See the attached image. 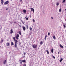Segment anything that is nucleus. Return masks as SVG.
<instances>
[{
    "label": "nucleus",
    "mask_w": 66,
    "mask_h": 66,
    "mask_svg": "<svg viewBox=\"0 0 66 66\" xmlns=\"http://www.w3.org/2000/svg\"><path fill=\"white\" fill-rule=\"evenodd\" d=\"M48 35H50V32H49L48 33Z\"/></svg>",
    "instance_id": "nucleus-30"
},
{
    "label": "nucleus",
    "mask_w": 66,
    "mask_h": 66,
    "mask_svg": "<svg viewBox=\"0 0 66 66\" xmlns=\"http://www.w3.org/2000/svg\"><path fill=\"white\" fill-rule=\"evenodd\" d=\"M6 60H5L4 61V62L3 63V64H5L6 63Z\"/></svg>",
    "instance_id": "nucleus-12"
},
{
    "label": "nucleus",
    "mask_w": 66,
    "mask_h": 66,
    "mask_svg": "<svg viewBox=\"0 0 66 66\" xmlns=\"http://www.w3.org/2000/svg\"><path fill=\"white\" fill-rule=\"evenodd\" d=\"M23 66H26V64H24Z\"/></svg>",
    "instance_id": "nucleus-32"
},
{
    "label": "nucleus",
    "mask_w": 66,
    "mask_h": 66,
    "mask_svg": "<svg viewBox=\"0 0 66 66\" xmlns=\"http://www.w3.org/2000/svg\"><path fill=\"white\" fill-rule=\"evenodd\" d=\"M17 42H18V41H17Z\"/></svg>",
    "instance_id": "nucleus-46"
},
{
    "label": "nucleus",
    "mask_w": 66,
    "mask_h": 66,
    "mask_svg": "<svg viewBox=\"0 0 66 66\" xmlns=\"http://www.w3.org/2000/svg\"><path fill=\"white\" fill-rule=\"evenodd\" d=\"M51 52L52 53H53V48H52L51 50Z\"/></svg>",
    "instance_id": "nucleus-13"
},
{
    "label": "nucleus",
    "mask_w": 66,
    "mask_h": 66,
    "mask_svg": "<svg viewBox=\"0 0 66 66\" xmlns=\"http://www.w3.org/2000/svg\"><path fill=\"white\" fill-rule=\"evenodd\" d=\"M26 52L24 53V55H26Z\"/></svg>",
    "instance_id": "nucleus-31"
},
{
    "label": "nucleus",
    "mask_w": 66,
    "mask_h": 66,
    "mask_svg": "<svg viewBox=\"0 0 66 66\" xmlns=\"http://www.w3.org/2000/svg\"><path fill=\"white\" fill-rule=\"evenodd\" d=\"M8 10V9H6V10Z\"/></svg>",
    "instance_id": "nucleus-42"
},
{
    "label": "nucleus",
    "mask_w": 66,
    "mask_h": 66,
    "mask_svg": "<svg viewBox=\"0 0 66 66\" xmlns=\"http://www.w3.org/2000/svg\"><path fill=\"white\" fill-rule=\"evenodd\" d=\"M60 47L61 48H64V47L63 46H62L61 44H60Z\"/></svg>",
    "instance_id": "nucleus-8"
},
{
    "label": "nucleus",
    "mask_w": 66,
    "mask_h": 66,
    "mask_svg": "<svg viewBox=\"0 0 66 66\" xmlns=\"http://www.w3.org/2000/svg\"><path fill=\"white\" fill-rule=\"evenodd\" d=\"M8 3H9V1H7L4 4H7Z\"/></svg>",
    "instance_id": "nucleus-5"
},
{
    "label": "nucleus",
    "mask_w": 66,
    "mask_h": 66,
    "mask_svg": "<svg viewBox=\"0 0 66 66\" xmlns=\"http://www.w3.org/2000/svg\"><path fill=\"white\" fill-rule=\"evenodd\" d=\"M20 63H21V64H22V61L21 60H20Z\"/></svg>",
    "instance_id": "nucleus-17"
},
{
    "label": "nucleus",
    "mask_w": 66,
    "mask_h": 66,
    "mask_svg": "<svg viewBox=\"0 0 66 66\" xmlns=\"http://www.w3.org/2000/svg\"><path fill=\"white\" fill-rule=\"evenodd\" d=\"M23 11L24 13H26L27 12V11H26V10H23Z\"/></svg>",
    "instance_id": "nucleus-7"
},
{
    "label": "nucleus",
    "mask_w": 66,
    "mask_h": 66,
    "mask_svg": "<svg viewBox=\"0 0 66 66\" xmlns=\"http://www.w3.org/2000/svg\"><path fill=\"white\" fill-rule=\"evenodd\" d=\"M21 22H22V23H23V24H24V22H23V21L22 20Z\"/></svg>",
    "instance_id": "nucleus-23"
},
{
    "label": "nucleus",
    "mask_w": 66,
    "mask_h": 66,
    "mask_svg": "<svg viewBox=\"0 0 66 66\" xmlns=\"http://www.w3.org/2000/svg\"><path fill=\"white\" fill-rule=\"evenodd\" d=\"M26 26H27V29H28V25H27Z\"/></svg>",
    "instance_id": "nucleus-36"
},
{
    "label": "nucleus",
    "mask_w": 66,
    "mask_h": 66,
    "mask_svg": "<svg viewBox=\"0 0 66 66\" xmlns=\"http://www.w3.org/2000/svg\"><path fill=\"white\" fill-rule=\"evenodd\" d=\"M19 34H20V35H21V31H19Z\"/></svg>",
    "instance_id": "nucleus-18"
},
{
    "label": "nucleus",
    "mask_w": 66,
    "mask_h": 66,
    "mask_svg": "<svg viewBox=\"0 0 66 66\" xmlns=\"http://www.w3.org/2000/svg\"><path fill=\"white\" fill-rule=\"evenodd\" d=\"M63 58H61V59L60 60V62H62L63 61Z\"/></svg>",
    "instance_id": "nucleus-11"
},
{
    "label": "nucleus",
    "mask_w": 66,
    "mask_h": 66,
    "mask_svg": "<svg viewBox=\"0 0 66 66\" xmlns=\"http://www.w3.org/2000/svg\"><path fill=\"white\" fill-rule=\"evenodd\" d=\"M31 11H33V13L34 12V9L33 8H31Z\"/></svg>",
    "instance_id": "nucleus-4"
},
{
    "label": "nucleus",
    "mask_w": 66,
    "mask_h": 66,
    "mask_svg": "<svg viewBox=\"0 0 66 66\" xmlns=\"http://www.w3.org/2000/svg\"><path fill=\"white\" fill-rule=\"evenodd\" d=\"M14 23H16V22H15Z\"/></svg>",
    "instance_id": "nucleus-44"
},
{
    "label": "nucleus",
    "mask_w": 66,
    "mask_h": 66,
    "mask_svg": "<svg viewBox=\"0 0 66 66\" xmlns=\"http://www.w3.org/2000/svg\"><path fill=\"white\" fill-rule=\"evenodd\" d=\"M13 33V30H12V29H11V32H10V33L11 34H12V33Z\"/></svg>",
    "instance_id": "nucleus-6"
},
{
    "label": "nucleus",
    "mask_w": 66,
    "mask_h": 66,
    "mask_svg": "<svg viewBox=\"0 0 66 66\" xmlns=\"http://www.w3.org/2000/svg\"><path fill=\"white\" fill-rule=\"evenodd\" d=\"M26 20H28V18H26Z\"/></svg>",
    "instance_id": "nucleus-34"
},
{
    "label": "nucleus",
    "mask_w": 66,
    "mask_h": 66,
    "mask_svg": "<svg viewBox=\"0 0 66 66\" xmlns=\"http://www.w3.org/2000/svg\"><path fill=\"white\" fill-rule=\"evenodd\" d=\"M3 40H1V43H2L3 42Z\"/></svg>",
    "instance_id": "nucleus-29"
},
{
    "label": "nucleus",
    "mask_w": 66,
    "mask_h": 66,
    "mask_svg": "<svg viewBox=\"0 0 66 66\" xmlns=\"http://www.w3.org/2000/svg\"><path fill=\"white\" fill-rule=\"evenodd\" d=\"M22 62H26V60H22Z\"/></svg>",
    "instance_id": "nucleus-27"
},
{
    "label": "nucleus",
    "mask_w": 66,
    "mask_h": 66,
    "mask_svg": "<svg viewBox=\"0 0 66 66\" xmlns=\"http://www.w3.org/2000/svg\"><path fill=\"white\" fill-rule=\"evenodd\" d=\"M53 38L54 39H55L56 38L55 37V36H53Z\"/></svg>",
    "instance_id": "nucleus-14"
},
{
    "label": "nucleus",
    "mask_w": 66,
    "mask_h": 66,
    "mask_svg": "<svg viewBox=\"0 0 66 66\" xmlns=\"http://www.w3.org/2000/svg\"><path fill=\"white\" fill-rule=\"evenodd\" d=\"M3 0H1V3L2 4H3Z\"/></svg>",
    "instance_id": "nucleus-15"
},
{
    "label": "nucleus",
    "mask_w": 66,
    "mask_h": 66,
    "mask_svg": "<svg viewBox=\"0 0 66 66\" xmlns=\"http://www.w3.org/2000/svg\"><path fill=\"white\" fill-rule=\"evenodd\" d=\"M46 37H47V35H46V36H45V38H44L45 40H46Z\"/></svg>",
    "instance_id": "nucleus-21"
},
{
    "label": "nucleus",
    "mask_w": 66,
    "mask_h": 66,
    "mask_svg": "<svg viewBox=\"0 0 66 66\" xmlns=\"http://www.w3.org/2000/svg\"><path fill=\"white\" fill-rule=\"evenodd\" d=\"M20 1L21 2H22V0H20Z\"/></svg>",
    "instance_id": "nucleus-41"
},
{
    "label": "nucleus",
    "mask_w": 66,
    "mask_h": 66,
    "mask_svg": "<svg viewBox=\"0 0 66 66\" xmlns=\"http://www.w3.org/2000/svg\"><path fill=\"white\" fill-rule=\"evenodd\" d=\"M16 39H17V36H16Z\"/></svg>",
    "instance_id": "nucleus-40"
},
{
    "label": "nucleus",
    "mask_w": 66,
    "mask_h": 66,
    "mask_svg": "<svg viewBox=\"0 0 66 66\" xmlns=\"http://www.w3.org/2000/svg\"><path fill=\"white\" fill-rule=\"evenodd\" d=\"M1 46H0V48H1Z\"/></svg>",
    "instance_id": "nucleus-45"
},
{
    "label": "nucleus",
    "mask_w": 66,
    "mask_h": 66,
    "mask_svg": "<svg viewBox=\"0 0 66 66\" xmlns=\"http://www.w3.org/2000/svg\"><path fill=\"white\" fill-rule=\"evenodd\" d=\"M63 26L65 28H66V25H65L64 24Z\"/></svg>",
    "instance_id": "nucleus-25"
},
{
    "label": "nucleus",
    "mask_w": 66,
    "mask_h": 66,
    "mask_svg": "<svg viewBox=\"0 0 66 66\" xmlns=\"http://www.w3.org/2000/svg\"><path fill=\"white\" fill-rule=\"evenodd\" d=\"M33 22H34L35 21V20L34 19L33 20Z\"/></svg>",
    "instance_id": "nucleus-33"
},
{
    "label": "nucleus",
    "mask_w": 66,
    "mask_h": 66,
    "mask_svg": "<svg viewBox=\"0 0 66 66\" xmlns=\"http://www.w3.org/2000/svg\"><path fill=\"white\" fill-rule=\"evenodd\" d=\"M6 46H10V43H7V44Z\"/></svg>",
    "instance_id": "nucleus-10"
},
{
    "label": "nucleus",
    "mask_w": 66,
    "mask_h": 66,
    "mask_svg": "<svg viewBox=\"0 0 66 66\" xmlns=\"http://www.w3.org/2000/svg\"><path fill=\"white\" fill-rule=\"evenodd\" d=\"M46 52H47V54H49V52L48 51V50H46Z\"/></svg>",
    "instance_id": "nucleus-16"
},
{
    "label": "nucleus",
    "mask_w": 66,
    "mask_h": 66,
    "mask_svg": "<svg viewBox=\"0 0 66 66\" xmlns=\"http://www.w3.org/2000/svg\"><path fill=\"white\" fill-rule=\"evenodd\" d=\"M51 18H52V19H53V18L52 17Z\"/></svg>",
    "instance_id": "nucleus-38"
},
{
    "label": "nucleus",
    "mask_w": 66,
    "mask_h": 66,
    "mask_svg": "<svg viewBox=\"0 0 66 66\" xmlns=\"http://www.w3.org/2000/svg\"><path fill=\"white\" fill-rule=\"evenodd\" d=\"M19 37V35L18 34L17 35V39H18V38Z\"/></svg>",
    "instance_id": "nucleus-9"
},
{
    "label": "nucleus",
    "mask_w": 66,
    "mask_h": 66,
    "mask_svg": "<svg viewBox=\"0 0 66 66\" xmlns=\"http://www.w3.org/2000/svg\"><path fill=\"white\" fill-rule=\"evenodd\" d=\"M65 21L66 22V19H65Z\"/></svg>",
    "instance_id": "nucleus-43"
},
{
    "label": "nucleus",
    "mask_w": 66,
    "mask_h": 66,
    "mask_svg": "<svg viewBox=\"0 0 66 66\" xmlns=\"http://www.w3.org/2000/svg\"><path fill=\"white\" fill-rule=\"evenodd\" d=\"M19 27H20L21 28V26L20 25H19Z\"/></svg>",
    "instance_id": "nucleus-39"
},
{
    "label": "nucleus",
    "mask_w": 66,
    "mask_h": 66,
    "mask_svg": "<svg viewBox=\"0 0 66 66\" xmlns=\"http://www.w3.org/2000/svg\"><path fill=\"white\" fill-rule=\"evenodd\" d=\"M11 46H13V45H14V43H13V42H11Z\"/></svg>",
    "instance_id": "nucleus-20"
},
{
    "label": "nucleus",
    "mask_w": 66,
    "mask_h": 66,
    "mask_svg": "<svg viewBox=\"0 0 66 66\" xmlns=\"http://www.w3.org/2000/svg\"><path fill=\"white\" fill-rule=\"evenodd\" d=\"M30 31H31L32 30V28L30 27Z\"/></svg>",
    "instance_id": "nucleus-28"
},
{
    "label": "nucleus",
    "mask_w": 66,
    "mask_h": 66,
    "mask_svg": "<svg viewBox=\"0 0 66 66\" xmlns=\"http://www.w3.org/2000/svg\"><path fill=\"white\" fill-rule=\"evenodd\" d=\"M32 47L34 48H36L37 47V45H32Z\"/></svg>",
    "instance_id": "nucleus-2"
},
{
    "label": "nucleus",
    "mask_w": 66,
    "mask_h": 66,
    "mask_svg": "<svg viewBox=\"0 0 66 66\" xmlns=\"http://www.w3.org/2000/svg\"><path fill=\"white\" fill-rule=\"evenodd\" d=\"M53 57L54 58V59H55V57L54 56H53Z\"/></svg>",
    "instance_id": "nucleus-35"
},
{
    "label": "nucleus",
    "mask_w": 66,
    "mask_h": 66,
    "mask_svg": "<svg viewBox=\"0 0 66 66\" xmlns=\"http://www.w3.org/2000/svg\"><path fill=\"white\" fill-rule=\"evenodd\" d=\"M13 39L14 40V41L15 42V47H16V43H17V40H16L15 39V37H13Z\"/></svg>",
    "instance_id": "nucleus-1"
},
{
    "label": "nucleus",
    "mask_w": 66,
    "mask_h": 66,
    "mask_svg": "<svg viewBox=\"0 0 66 66\" xmlns=\"http://www.w3.org/2000/svg\"><path fill=\"white\" fill-rule=\"evenodd\" d=\"M62 11V10L61 9H60L59 10V12H61Z\"/></svg>",
    "instance_id": "nucleus-24"
},
{
    "label": "nucleus",
    "mask_w": 66,
    "mask_h": 66,
    "mask_svg": "<svg viewBox=\"0 0 66 66\" xmlns=\"http://www.w3.org/2000/svg\"><path fill=\"white\" fill-rule=\"evenodd\" d=\"M59 5V3H56V5L57 6H58Z\"/></svg>",
    "instance_id": "nucleus-22"
},
{
    "label": "nucleus",
    "mask_w": 66,
    "mask_h": 66,
    "mask_svg": "<svg viewBox=\"0 0 66 66\" xmlns=\"http://www.w3.org/2000/svg\"><path fill=\"white\" fill-rule=\"evenodd\" d=\"M22 28L23 29V31H24L26 30V27H24V26H22Z\"/></svg>",
    "instance_id": "nucleus-3"
},
{
    "label": "nucleus",
    "mask_w": 66,
    "mask_h": 66,
    "mask_svg": "<svg viewBox=\"0 0 66 66\" xmlns=\"http://www.w3.org/2000/svg\"><path fill=\"white\" fill-rule=\"evenodd\" d=\"M58 54H59L60 53V52H59V51H58Z\"/></svg>",
    "instance_id": "nucleus-37"
},
{
    "label": "nucleus",
    "mask_w": 66,
    "mask_h": 66,
    "mask_svg": "<svg viewBox=\"0 0 66 66\" xmlns=\"http://www.w3.org/2000/svg\"><path fill=\"white\" fill-rule=\"evenodd\" d=\"M43 44V41H41L40 42V45H42Z\"/></svg>",
    "instance_id": "nucleus-19"
},
{
    "label": "nucleus",
    "mask_w": 66,
    "mask_h": 66,
    "mask_svg": "<svg viewBox=\"0 0 66 66\" xmlns=\"http://www.w3.org/2000/svg\"><path fill=\"white\" fill-rule=\"evenodd\" d=\"M65 1H66V0H63V3H64V2H65Z\"/></svg>",
    "instance_id": "nucleus-26"
}]
</instances>
